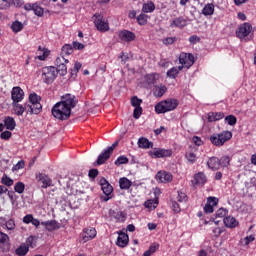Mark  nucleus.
<instances>
[{"label":"nucleus","mask_w":256,"mask_h":256,"mask_svg":"<svg viewBox=\"0 0 256 256\" xmlns=\"http://www.w3.org/2000/svg\"><path fill=\"white\" fill-rule=\"evenodd\" d=\"M179 106V101L175 98H168L166 100H163L159 102L158 104H155V113L165 114L167 112H171L175 110Z\"/></svg>","instance_id":"1"},{"label":"nucleus","mask_w":256,"mask_h":256,"mask_svg":"<svg viewBox=\"0 0 256 256\" xmlns=\"http://www.w3.org/2000/svg\"><path fill=\"white\" fill-rule=\"evenodd\" d=\"M51 112L55 119L66 121L69 119V117H71L72 108L58 102L54 104Z\"/></svg>","instance_id":"2"},{"label":"nucleus","mask_w":256,"mask_h":256,"mask_svg":"<svg viewBox=\"0 0 256 256\" xmlns=\"http://www.w3.org/2000/svg\"><path fill=\"white\" fill-rule=\"evenodd\" d=\"M233 138V133L230 131H223L220 133H213L209 137L210 143L215 147H222L225 143L229 142Z\"/></svg>","instance_id":"3"},{"label":"nucleus","mask_w":256,"mask_h":256,"mask_svg":"<svg viewBox=\"0 0 256 256\" xmlns=\"http://www.w3.org/2000/svg\"><path fill=\"white\" fill-rule=\"evenodd\" d=\"M42 98L33 92L29 95V103H25L26 109L31 111V115H39L42 112Z\"/></svg>","instance_id":"4"},{"label":"nucleus","mask_w":256,"mask_h":256,"mask_svg":"<svg viewBox=\"0 0 256 256\" xmlns=\"http://www.w3.org/2000/svg\"><path fill=\"white\" fill-rule=\"evenodd\" d=\"M57 69L55 66H45L41 69V79L46 84H52L57 78Z\"/></svg>","instance_id":"5"},{"label":"nucleus","mask_w":256,"mask_h":256,"mask_svg":"<svg viewBox=\"0 0 256 256\" xmlns=\"http://www.w3.org/2000/svg\"><path fill=\"white\" fill-rule=\"evenodd\" d=\"M99 185L101 186L102 192L105 194V196L101 197V200L104 202H108L113 197V186L107 181L106 178H101L99 181Z\"/></svg>","instance_id":"6"},{"label":"nucleus","mask_w":256,"mask_h":256,"mask_svg":"<svg viewBox=\"0 0 256 256\" xmlns=\"http://www.w3.org/2000/svg\"><path fill=\"white\" fill-rule=\"evenodd\" d=\"M118 141L114 142V144H112V146H109L104 152H102L97 159V165L101 166L104 163H106V161H108L111 157V155L113 154V151L115 148H117L118 146Z\"/></svg>","instance_id":"7"},{"label":"nucleus","mask_w":256,"mask_h":256,"mask_svg":"<svg viewBox=\"0 0 256 256\" xmlns=\"http://www.w3.org/2000/svg\"><path fill=\"white\" fill-rule=\"evenodd\" d=\"M94 17V25L100 32L105 33L110 30V25L103 15L95 14Z\"/></svg>","instance_id":"8"},{"label":"nucleus","mask_w":256,"mask_h":256,"mask_svg":"<svg viewBox=\"0 0 256 256\" xmlns=\"http://www.w3.org/2000/svg\"><path fill=\"white\" fill-rule=\"evenodd\" d=\"M58 103L70 109H74L77 103H79V100L76 98L75 95H72L71 93H67L61 97V101Z\"/></svg>","instance_id":"9"},{"label":"nucleus","mask_w":256,"mask_h":256,"mask_svg":"<svg viewBox=\"0 0 256 256\" xmlns=\"http://www.w3.org/2000/svg\"><path fill=\"white\" fill-rule=\"evenodd\" d=\"M97 236V231L94 227H87L83 229V232L80 234V243H88L91 240H94Z\"/></svg>","instance_id":"10"},{"label":"nucleus","mask_w":256,"mask_h":256,"mask_svg":"<svg viewBox=\"0 0 256 256\" xmlns=\"http://www.w3.org/2000/svg\"><path fill=\"white\" fill-rule=\"evenodd\" d=\"M252 32V25L250 23H243L240 24L237 31H236V36L240 40L245 39L248 37Z\"/></svg>","instance_id":"11"},{"label":"nucleus","mask_w":256,"mask_h":256,"mask_svg":"<svg viewBox=\"0 0 256 256\" xmlns=\"http://www.w3.org/2000/svg\"><path fill=\"white\" fill-rule=\"evenodd\" d=\"M179 63L184 65L186 69H189L195 63L194 55H192L191 53H185V52L180 53Z\"/></svg>","instance_id":"12"},{"label":"nucleus","mask_w":256,"mask_h":256,"mask_svg":"<svg viewBox=\"0 0 256 256\" xmlns=\"http://www.w3.org/2000/svg\"><path fill=\"white\" fill-rule=\"evenodd\" d=\"M173 154L171 149H157L150 152V156L155 159L171 157Z\"/></svg>","instance_id":"13"},{"label":"nucleus","mask_w":256,"mask_h":256,"mask_svg":"<svg viewBox=\"0 0 256 256\" xmlns=\"http://www.w3.org/2000/svg\"><path fill=\"white\" fill-rule=\"evenodd\" d=\"M36 179H37L38 183L41 184V188H43V189H48L49 187L53 186L52 179L44 173H38L36 175Z\"/></svg>","instance_id":"14"},{"label":"nucleus","mask_w":256,"mask_h":256,"mask_svg":"<svg viewBox=\"0 0 256 256\" xmlns=\"http://www.w3.org/2000/svg\"><path fill=\"white\" fill-rule=\"evenodd\" d=\"M118 39L122 42H133L136 39V35L133 31L122 30L118 32Z\"/></svg>","instance_id":"15"},{"label":"nucleus","mask_w":256,"mask_h":256,"mask_svg":"<svg viewBox=\"0 0 256 256\" xmlns=\"http://www.w3.org/2000/svg\"><path fill=\"white\" fill-rule=\"evenodd\" d=\"M219 203V199L216 197H208L207 203L204 207V212L206 214H212L214 212V207H217Z\"/></svg>","instance_id":"16"},{"label":"nucleus","mask_w":256,"mask_h":256,"mask_svg":"<svg viewBox=\"0 0 256 256\" xmlns=\"http://www.w3.org/2000/svg\"><path fill=\"white\" fill-rule=\"evenodd\" d=\"M11 94L13 103H21L25 96V92L19 86L13 87Z\"/></svg>","instance_id":"17"},{"label":"nucleus","mask_w":256,"mask_h":256,"mask_svg":"<svg viewBox=\"0 0 256 256\" xmlns=\"http://www.w3.org/2000/svg\"><path fill=\"white\" fill-rule=\"evenodd\" d=\"M23 8L26 11H33L34 15H37L38 17H42L44 15V9L37 4L26 3Z\"/></svg>","instance_id":"18"},{"label":"nucleus","mask_w":256,"mask_h":256,"mask_svg":"<svg viewBox=\"0 0 256 256\" xmlns=\"http://www.w3.org/2000/svg\"><path fill=\"white\" fill-rule=\"evenodd\" d=\"M155 179L159 183H171L173 180V176L169 172L160 171L156 173Z\"/></svg>","instance_id":"19"},{"label":"nucleus","mask_w":256,"mask_h":256,"mask_svg":"<svg viewBox=\"0 0 256 256\" xmlns=\"http://www.w3.org/2000/svg\"><path fill=\"white\" fill-rule=\"evenodd\" d=\"M207 182V178L204 172H198L194 175L193 180L191 181L193 187H197L199 185L203 186Z\"/></svg>","instance_id":"20"},{"label":"nucleus","mask_w":256,"mask_h":256,"mask_svg":"<svg viewBox=\"0 0 256 256\" xmlns=\"http://www.w3.org/2000/svg\"><path fill=\"white\" fill-rule=\"evenodd\" d=\"M14 112L16 115L21 116L23 113H26L27 115H33L31 114V111L27 109V104H18L13 102Z\"/></svg>","instance_id":"21"},{"label":"nucleus","mask_w":256,"mask_h":256,"mask_svg":"<svg viewBox=\"0 0 256 256\" xmlns=\"http://www.w3.org/2000/svg\"><path fill=\"white\" fill-rule=\"evenodd\" d=\"M41 226H44L48 232H52L57 229H60V224L56 220H48V221L41 222Z\"/></svg>","instance_id":"22"},{"label":"nucleus","mask_w":256,"mask_h":256,"mask_svg":"<svg viewBox=\"0 0 256 256\" xmlns=\"http://www.w3.org/2000/svg\"><path fill=\"white\" fill-rule=\"evenodd\" d=\"M187 26V20L183 17L175 18L170 23V28L183 29Z\"/></svg>","instance_id":"23"},{"label":"nucleus","mask_w":256,"mask_h":256,"mask_svg":"<svg viewBox=\"0 0 256 256\" xmlns=\"http://www.w3.org/2000/svg\"><path fill=\"white\" fill-rule=\"evenodd\" d=\"M207 120L209 123H214V122H218L220 120H222L223 118H225V113L223 112H209L207 114Z\"/></svg>","instance_id":"24"},{"label":"nucleus","mask_w":256,"mask_h":256,"mask_svg":"<svg viewBox=\"0 0 256 256\" xmlns=\"http://www.w3.org/2000/svg\"><path fill=\"white\" fill-rule=\"evenodd\" d=\"M129 243V236L126 233L121 232L117 237L116 245L120 248L127 247Z\"/></svg>","instance_id":"25"},{"label":"nucleus","mask_w":256,"mask_h":256,"mask_svg":"<svg viewBox=\"0 0 256 256\" xmlns=\"http://www.w3.org/2000/svg\"><path fill=\"white\" fill-rule=\"evenodd\" d=\"M208 168L212 169L213 171H217L221 168V164L219 158L217 157H210L207 161Z\"/></svg>","instance_id":"26"},{"label":"nucleus","mask_w":256,"mask_h":256,"mask_svg":"<svg viewBox=\"0 0 256 256\" xmlns=\"http://www.w3.org/2000/svg\"><path fill=\"white\" fill-rule=\"evenodd\" d=\"M223 222H224V225L226 228H229V229H234L238 226V222L236 220V218L234 217H231V216H228V217H225L223 218Z\"/></svg>","instance_id":"27"},{"label":"nucleus","mask_w":256,"mask_h":256,"mask_svg":"<svg viewBox=\"0 0 256 256\" xmlns=\"http://www.w3.org/2000/svg\"><path fill=\"white\" fill-rule=\"evenodd\" d=\"M167 92V87L165 84L156 85L154 88L153 95L156 97H163Z\"/></svg>","instance_id":"28"},{"label":"nucleus","mask_w":256,"mask_h":256,"mask_svg":"<svg viewBox=\"0 0 256 256\" xmlns=\"http://www.w3.org/2000/svg\"><path fill=\"white\" fill-rule=\"evenodd\" d=\"M155 10H156V4L153 3L152 1L144 3L143 7L141 9V11H143V13H145V14H151V13L155 12Z\"/></svg>","instance_id":"29"},{"label":"nucleus","mask_w":256,"mask_h":256,"mask_svg":"<svg viewBox=\"0 0 256 256\" xmlns=\"http://www.w3.org/2000/svg\"><path fill=\"white\" fill-rule=\"evenodd\" d=\"M159 78L160 75L158 73H150L145 76V81L148 85H155Z\"/></svg>","instance_id":"30"},{"label":"nucleus","mask_w":256,"mask_h":256,"mask_svg":"<svg viewBox=\"0 0 256 256\" xmlns=\"http://www.w3.org/2000/svg\"><path fill=\"white\" fill-rule=\"evenodd\" d=\"M138 147L141 149H151L153 148V144L148 138L143 137L138 139Z\"/></svg>","instance_id":"31"},{"label":"nucleus","mask_w":256,"mask_h":256,"mask_svg":"<svg viewBox=\"0 0 256 256\" xmlns=\"http://www.w3.org/2000/svg\"><path fill=\"white\" fill-rule=\"evenodd\" d=\"M4 125L6 129L13 131L15 127L17 126V123L15 122L14 118L12 117H6L4 120Z\"/></svg>","instance_id":"32"},{"label":"nucleus","mask_w":256,"mask_h":256,"mask_svg":"<svg viewBox=\"0 0 256 256\" xmlns=\"http://www.w3.org/2000/svg\"><path fill=\"white\" fill-rule=\"evenodd\" d=\"M118 183L120 184V188L122 190H128V189H130L131 186H133V182H131L126 177L120 178V181H118Z\"/></svg>","instance_id":"33"},{"label":"nucleus","mask_w":256,"mask_h":256,"mask_svg":"<svg viewBox=\"0 0 256 256\" xmlns=\"http://www.w3.org/2000/svg\"><path fill=\"white\" fill-rule=\"evenodd\" d=\"M28 252L29 246H27L25 243L21 244V246L15 250V254L17 256H26Z\"/></svg>","instance_id":"34"},{"label":"nucleus","mask_w":256,"mask_h":256,"mask_svg":"<svg viewBox=\"0 0 256 256\" xmlns=\"http://www.w3.org/2000/svg\"><path fill=\"white\" fill-rule=\"evenodd\" d=\"M73 54V47L71 44H64L60 56H69Z\"/></svg>","instance_id":"35"},{"label":"nucleus","mask_w":256,"mask_h":256,"mask_svg":"<svg viewBox=\"0 0 256 256\" xmlns=\"http://www.w3.org/2000/svg\"><path fill=\"white\" fill-rule=\"evenodd\" d=\"M214 13V4H206L202 9V15L211 16Z\"/></svg>","instance_id":"36"},{"label":"nucleus","mask_w":256,"mask_h":256,"mask_svg":"<svg viewBox=\"0 0 256 256\" xmlns=\"http://www.w3.org/2000/svg\"><path fill=\"white\" fill-rule=\"evenodd\" d=\"M38 51L43 52V54L37 57L39 61H45V59L50 55V51L45 48L42 49V46L38 47Z\"/></svg>","instance_id":"37"},{"label":"nucleus","mask_w":256,"mask_h":256,"mask_svg":"<svg viewBox=\"0 0 256 256\" xmlns=\"http://www.w3.org/2000/svg\"><path fill=\"white\" fill-rule=\"evenodd\" d=\"M148 19H149V16L144 14V13H141L138 17H137V22L140 26H145L146 24H148Z\"/></svg>","instance_id":"38"},{"label":"nucleus","mask_w":256,"mask_h":256,"mask_svg":"<svg viewBox=\"0 0 256 256\" xmlns=\"http://www.w3.org/2000/svg\"><path fill=\"white\" fill-rule=\"evenodd\" d=\"M1 183L7 187H11V186H13L14 181L12 178H10L6 174H4V176H2V178H1Z\"/></svg>","instance_id":"39"},{"label":"nucleus","mask_w":256,"mask_h":256,"mask_svg":"<svg viewBox=\"0 0 256 256\" xmlns=\"http://www.w3.org/2000/svg\"><path fill=\"white\" fill-rule=\"evenodd\" d=\"M185 158L188 161V163L194 164L197 160V156L194 152H186Z\"/></svg>","instance_id":"40"},{"label":"nucleus","mask_w":256,"mask_h":256,"mask_svg":"<svg viewBox=\"0 0 256 256\" xmlns=\"http://www.w3.org/2000/svg\"><path fill=\"white\" fill-rule=\"evenodd\" d=\"M128 163H129V158H127V157L124 156V155H121L120 157H118V158L115 160V162H114V164H115L116 166H120V165L128 164Z\"/></svg>","instance_id":"41"},{"label":"nucleus","mask_w":256,"mask_h":256,"mask_svg":"<svg viewBox=\"0 0 256 256\" xmlns=\"http://www.w3.org/2000/svg\"><path fill=\"white\" fill-rule=\"evenodd\" d=\"M10 237L6 233L0 231V247L4 246L6 243H9Z\"/></svg>","instance_id":"42"},{"label":"nucleus","mask_w":256,"mask_h":256,"mask_svg":"<svg viewBox=\"0 0 256 256\" xmlns=\"http://www.w3.org/2000/svg\"><path fill=\"white\" fill-rule=\"evenodd\" d=\"M55 69H56L57 74H60V75H62V76L67 75V65H66V64L57 65V66L55 67Z\"/></svg>","instance_id":"43"},{"label":"nucleus","mask_w":256,"mask_h":256,"mask_svg":"<svg viewBox=\"0 0 256 256\" xmlns=\"http://www.w3.org/2000/svg\"><path fill=\"white\" fill-rule=\"evenodd\" d=\"M69 63V60L65 58V56L60 55L58 58L55 59V65H67Z\"/></svg>","instance_id":"44"},{"label":"nucleus","mask_w":256,"mask_h":256,"mask_svg":"<svg viewBox=\"0 0 256 256\" xmlns=\"http://www.w3.org/2000/svg\"><path fill=\"white\" fill-rule=\"evenodd\" d=\"M180 74V72L177 70V67H172L167 72V76L171 79H176V77Z\"/></svg>","instance_id":"45"},{"label":"nucleus","mask_w":256,"mask_h":256,"mask_svg":"<svg viewBox=\"0 0 256 256\" xmlns=\"http://www.w3.org/2000/svg\"><path fill=\"white\" fill-rule=\"evenodd\" d=\"M227 213H228V210L227 209H225V208H220V209H218L217 211H216V213H215V220H217V218H225V216L227 215Z\"/></svg>","instance_id":"46"},{"label":"nucleus","mask_w":256,"mask_h":256,"mask_svg":"<svg viewBox=\"0 0 256 256\" xmlns=\"http://www.w3.org/2000/svg\"><path fill=\"white\" fill-rule=\"evenodd\" d=\"M14 190L16 193L22 194L23 192H25V184H23L22 182H17L14 185Z\"/></svg>","instance_id":"47"},{"label":"nucleus","mask_w":256,"mask_h":256,"mask_svg":"<svg viewBox=\"0 0 256 256\" xmlns=\"http://www.w3.org/2000/svg\"><path fill=\"white\" fill-rule=\"evenodd\" d=\"M11 6H12V0H0L1 10L10 9Z\"/></svg>","instance_id":"48"},{"label":"nucleus","mask_w":256,"mask_h":256,"mask_svg":"<svg viewBox=\"0 0 256 256\" xmlns=\"http://www.w3.org/2000/svg\"><path fill=\"white\" fill-rule=\"evenodd\" d=\"M130 103L134 108L141 107L142 99H139L137 96H133L130 100Z\"/></svg>","instance_id":"49"},{"label":"nucleus","mask_w":256,"mask_h":256,"mask_svg":"<svg viewBox=\"0 0 256 256\" xmlns=\"http://www.w3.org/2000/svg\"><path fill=\"white\" fill-rule=\"evenodd\" d=\"M23 29V24L19 21H14L12 24V30L14 33H19Z\"/></svg>","instance_id":"50"},{"label":"nucleus","mask_w":256,"mask_h":256,"mask_svg":"<svg viewBox=\"0 0 256 256\" xmlns=\"http://www.w3.org/2000/svg\"><path fill=\"white\" fill-rule=\"evenodd\" d=\"M220 166L223 168H227L230 164V158L229 156H222L221 159H219Z\"/></svg>","instance_id":"51"},{"label":"nucleus","mask_w":256,"mask_h":256,"mask_svg":"<svg viewBox=\"0 0 256 256\" xmlns=\"http://www.w3.org/2000/svg\"><path fill=\"white\" fill-rule=\"evenodd\" d=\"M188 201V196L184 192L178 191V196H177V202L178 203H186Z\"/></svg>","instance_id":"52"},{"label":"nucleus","mask_w":256,"mask_h":256,"mask_svg":"<svg viewBox=\"0 0 256 256\" xmlns=\"http://www.w3.org/2000/svg\"><path fill=\"white\" fill-rule=\"evenodd\" d=\"M225 122L230 126H235L237 123V118L234 115H229L225 117Z\"/></svg>","instance_id":"53"},{"label":"nucleus","mask_w":256,"mask_h":256,"mask_svg":"<svg viewBox=\"0 0 256 256\" xmlns=\"http://www.w3.org/2000/svg\"><path fill=\"white\" fill-rule=\"evenodd\" d=\"M7 230H14L15 229V221L13 218H10L6 223L4 224Z\"/></svg>","instance_id":"54"},{"label":"nucleus","mask_w":256,"mask_h":256,"mask_svg":"<svg viewBox=\"0 0 256 256\" xmlns=\"http://www.w3.org/2000/svg\"><path fill=\"white\" fill-rule=\"evenodd\" d=\"M143 113V108L142 107H134L133 110V118L134 119H139Z\"/></svg>","instance_id":"55"},{"label":"nucleus","mask_w":256,"mask_h":256,"mask_svg":"<svg viewBox=\"0 0 256 256\" xmlns=\"http://www.w3.org/2000/svg\"><path fill=\"white\" fill-rule=\"evenodd\" d=\"M176 41H177L176 37H168L162 40L163 44L166 46L173 45Z\"/></svg>","instance_id":"56"},{"label":"nucleus","mask_w":256,"mask_h":256,"mask_svg":"<svg viewBox=\"0 0 256 256\" xmlns=\"http://www.w3.org/2000/svg\"><path fill=\"white\" fill-rule=\"evenodd\" d=\"M11 137H12V132H10V131L1 132V134H0L1 140H4V141L10 140Z\"/></svg>","instance_id":"57"},{"label":"nucleus","mask_w":256,"mask_h":256,"mask_svg":"<svg viewBox=\"0 0 256 256\" xmlns=\"http://www.w3.org/2000/svg\"><path fill=\"white\" fill-rule=\"evenodd\" d=\"M98 174H99V171L97 169H90V171H88V177H90V179L92 180H95Z\"/></svg>","instance_id":"58"},{"label":"nucleus","mask_w":256,"mask_h":256,"mask_svg":"<svg viewBox=\"0 0 256 256\" xmlns=\"http://www.w3.org/2000/svg\"><path fill=\"white\" fill-rule=\"evenodd\" d=\"M84 48H85L84 44L77 41L72 42V49L83 50Z\"/></svg>","instance_id":"59"},{"label":"nucleus","mask_w":256,"mask_h":256,"mask_svg":"<svg viewBox=\"0 0 256 256\" xmlns=\"http://www.w3.org/2000/svg\"><path fill=\"white\" fill-rule=\"evenodd\" d=\"M171 206H172V211H174V213L177 214L181 212V207L176 201H172Z\"/></svg>","instance_id":"60"},{"label":"nucleus","mask_w":256,"mask_h":256,"mask_svg":"<svg viewBox=\"0 0 256 256\" xmlns=\"http://www.w3.org/2000/svg\"><path fill=\"white\" fill-rule=\"evenodd\" d=\"M192 141H193V143H194L196 146H198V147H201V146L203 145V140H202L201 137L194 136V137L192 138Z\"/></svg>","instance_id":"61"},{"label":"nucleus","mask_w":256,"mask_h":256,"mask_svg":"<svg viewBox=\"0 0 256 256\" xmlns=\"http://www.w3.org/2000/svg\"><path fill=\"white\" fill-rule=\"evenodd\" d=\"M159 248H160V245L158 243H153L150 246V248H148V251H150V252L155 254Z\"/></svg>","instance_id":"62"},{"label":"nucleus","mask_w":256,"mask_h":256,"mask_svg":"<svg viewBox=\"0 0 256 256\" xmlns=\"http://www.w3.org/2000/svg\"><path fill=\"white\" fill-rule=\"evenodd\" d=\"M222 233H223V230L220 227H216L213 229V234L215 238H219Z\"/></svg>","instance_id":"63"},{"label":"nucleus","mask_w":256,"mask_h":256,"mask_svg":"<svg viewBox=\"0 0 256 256\" xmlns=\"http://www.w3.org/2000/svg\"><path fill=\"white\" fill-rule=\"evenodd\" d=\"M34 217L31 214L25 215L23 218V223L29 224L33 221Z\"/></svg>","instance_id":"64"}]
</instances>
